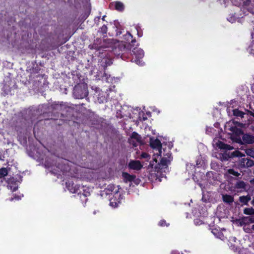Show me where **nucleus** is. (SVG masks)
I'll list each match as a JSON object with an SVG mask.
<instances>
[{
    "mask_svg": "<svg viewBox=\"0 0 254 254\" xmlns=\"http://www.w3.org/2000/svg\"><path fill=\"white\" fill-rule=\"evenodd\" d=\"M225 130L231 135L232 139L239 143L252 144L254 143V136L250 134H243L241 129L235 126L234 121L227 122Z\"/></svg>",
    "mask_w": 254,
    "mask_h": 254,
    "instance_id": "obj_1",
    "label": "nucleus"
},
{
    "mask_svg": "<svg viewBox=\"0 0 254 254\" xmlns=\"http://www.w3.org/2000/svg\"><path fill=\"white\" fill-rule=\"evenodd\" d=\"M150 144L152 148L156 150L157 152L154 153V156L157 155L162 157L160 163L163 166L167 165L172 160L171 153L170 150H168L165 153V150H161V143L158 139L150 138Z\"/></svg>",
    "mask_w": 254,
    "mask_h": 254,
    "instance_id": "obj_2",
    "label": "nucleus"
},
{
    "mask_svg": "<svg viewBox=\"0 0 254 254\" xmlns=\"http://www.w3.org/2000/svg\"><path fill=\"white\" fill-rule=\"evenodd\" d=\"M73 96L77 99H82L87 96V88L85 85H78L73 89Z\"/></svg>",
    "mask_w": 254,
    "mask_h": 254,
    "instance_id": "obj_3",
    "label": "nucleus"
},
{
    "mask_svg": "<svg viewBox=\"0 0 254 254\" xmlns=\"http://www.w3.org/2000/svg\"><path fill=\"white\" fill-rule=\"evenodd\" d=\"M133 54L134 55L133 62L139 65H143L144 63L141 60L144 57V54L143 51L140 48H134L132 50Z\"/></svg>",
    "mask_w": 254,
    "mask_h": 254,
    "instance_id": "obj_4",
    "label": "nucleus"
},
{
    "mask_svg": "<svg viewBox=\"0 0 254 254\" xmlns=\"http://www.w3.org/2000/svg\"><path fill=\"white\" fill-rule=\"evenodd\" d=\"M123 177L125 182L129 183V186L137 185L140 182V179L136 178L135 176L131 175L127 173H123Z\"/></svg>",
    "mask_w": 254,
    "mask_h": 254,
    "instance_id": "obj_5",
    "label": "nucleus"
},
{
    "mask_svg": "<svg viewBox=\"0 0 254 254\" xmlns=\"http://www.w3.org/2000/svg\"><path fill=\"white\" fill-rule=\"evenodd\" d=\"M120 188L119 186H115L114 185H110L105 190L106 194H111L117 198L121 197V194L120 192Z\"/></svg>",
    "mask_w": 254,
    "mask_h": 254,
    "instance_id": "obj_6",
    "label": "nucleus"
},
{
    "mask_svg": "<svg viewBox=\"0 0 254 254\" xmlns=\"http://www.w3.org/2000/svg\"><path fill=\"white\" fill-rule=\"evenodd\" d=\"M129 142L133 146H136L141 144V137L137 133L133 132L129 139Z\"/></svg>",
    "mask_w": 254,
    "mask_h": 254,
    "instance_id": "obj_7",
    "label": "nucleus"
},
{
    "mask_svg": "<svg viewBox=\"0 0 254 254\" xmlns=\"http://www.w3.org/2000/svg\"><path fill=\"white\" fill-rule=\"evenodd\" d=\"M213 145L215 147L221 149L232 150L233 149V148L230 145L226 144L217 139H215L213 140Z\"/></svg>",
    "mask_w": 254,
    "mask_h": 254,
    "instance_id": "obj_8",
    "label": "nucleus"
},
{
    "mask_svg": "<svg viewBox=\"0 0 254 254\" xmlns=\"http://www.w3.org/2000/svg\"><path fill=\"white\" fill-rule=\"evenodd\" d=\"M60 162L62 163L63 164H59L58 168H59L63 172L70 171L71 169L69 167V163L66 160L59 159Z\"/></svg>",
    "mask_w": 254,
    "mask_h": 254,
    "instance_id": "obj_9",
    "label": "nucleus"
},
{
    "mask_svg": "<svg viewBox=\"0 0 254 254\" xmlns=\"http://www.w3.org/2000/svg\"><path fill=\"white\" fill-rule=\"evenodd\" d=\"M128 168L130 169L139 170L142 167V165L138 160H131L128 165Z\"/></svg>",
    "mask_w": 254,
    "mask_h": 254,
    "instance_id": "obj_10",
    "label": "nucleus"
},
{
    "mask_svg": "<svg viewBox=\"0 0 254 254\" xmlns=\"http://www.w3.org/2000/svg\"><path fill=\"white\" fill-rule=\"evenodd\" d=\"M78 194L80 195L81 199L82 197L85 198L90 195V189L84 186H79Z\"/></svg>",
    "mask_w": 254,
    "mask_h": 254,
    "instance_id": "obj_11",
    "label": "nucleus"
},
{
    "mask_svg": "<svg viewBox=\"0 0 254 254\" xmlns=\"http://www.w3.org/2000/svg\"><path fill=\"white\" fill-rule=\"evenodd\" d=\"M7 188L12 191H16L18 189V182L14 181L13 178L8 181Z\"/></svg>",
    "mask_w": 254,
    "mask_h": 254,
    "instance_id": "obj_12",
    "label": "nucleus"
},
{
    "mask_svg": "<svg viewBox=\"0 0 254 254\" xmlns=\"http://www.w3.org/2000/svg\"><path fill=\"white\" fill-rule=\"evenodd\" d=\"M237 238L235 237H231L229 239V245L230 248L234 251H237L238 242L237 241Z\"/></svg>",
    "mask_w": 254,
    "mask_h": 254,
    "instance_id": "obj_13",
    "label": "nucleus"
},
{
    "mask_svg": "<svg viewBox=\"0 0 254 254\" xmlns=\"http://www.w3.org/2000/svg\"><path fill=\"white\" fill-rule=\"evenodd\" d=\"M66 187L68 190L73 193H78L79 186L74 184L73 183H66Z\"/></svg>",
    "mask_w": 254,
    "mask_h": 254,
    "instance_id": "obj_14",
    "label": "nucleus"
},
{
    "mask_svg": "<svg viewBox=\"0 0 254 254\" xmlns=\"http://www.w3.org/2000/svg\"><path fill=\"white\" fill-rule=\"evenodd\" d=\"M241 166L243 167H251L254 165V161L251 159L243 158L241 160Z\"/></svg>",
    "mask_w": 254,
    "mask_h": 254,
    "instance_id": "obj_15",
    "label": "nucleus"
},
{
    "mask_svg": "<svg viewBox=\"0 0 254 254\" xmlns=\"http://www.w3.org/2000/svg\"><path fill=\"white\" fill-rule=\"evenodd\" d=\"M122 199V197L121 196L119 198L118 197L116 198L115 197L113 196V197H111L110 199V205L113 208L118 207L119 204L120 203Z\"/></svg>",
    "mask_w": 254,
    "mask_h": 254,
    "instance_id": "obj_16",
    "label": "nucleus"
},
{
    "mask_svg": "<svg viewBox=\"0 0 254 254\" xmlns=\"http://www.w3.org/2000/svg\"><path fill=\"white\" fill-rule=\"evenodd\" d=\"M253 223H254V216L244 217L241 219L240 222L242 225H247Z\"/></svg>",
    "mask_w": 254,
    "mask_h": 254,
    "instance_id": "obj_17",
    "label": "nucleus"
},
{
    "mask_svg": "<svg viewBox=\"0 0 254 254\" xmlns=\"http://www.w3.org/2000/svg\"><path fill=\"white\" fill-rule=\"evenodd\" d=\"M101 75L100 76V77L98 78L99 79L102 80L103 81H106V82H109L111 80L110 76L105 72L101 73ZM98 76L99 77L100 75L98 74Z\"/></svg>",
    "mask_w": 254,
    "mask_h": 254,
    "instance_id": "obj_18",
    "label": "nucleus"
},
{
    "mask_svg": "<svg viewBox=\"0 0 254 254\" xmlns=\"http://www.w3.org/2000/svg\"><path fill=\"white\" fill-rule=\"evenodd\" d=\"M8 174V171L5 168L0 169V181L2 183L4 177L6 176Z\"/></svg>",
    "mask_w": 254,
    "mask_h": 254,
    "instance_id": "obj_19",
    "label": "nucleus"
},
{
    "mask_svg": "<svg viewBox=\"0 0 254 254\" xmlns=\"http://www.w3.org/2000/svg\"><path fill=\"white\" fill-rule=\"evenodd\" d=\"M112 4L114 5L115 9L118 11H121L124 9V5L121 2L116 1Z\"/></svg>",
    "mask_w": 254,
    "mask_h": 254,
    "instance_id": "obj_20",
    "label": "nucleus"
},
{
    "mask_svg": "<svg viewBox=\"0 0 254 254\" xmlns=\"http://www.w3.org/2000/svg\"><path fill=\"white\" fill-rule=\"evenodd\" d=\"M251 199V197L250 195H247L246 196H240L239 198V200L241 202L243 203L244 204H247L248 202Z\"/></svg>",
    "mask_w": 254,
    "mask_h": 254,
    "instance_id": "obj_21",
    "label": "nucleus"
},
{
    "mask_svg": "<svg viewBox=\"0 0 254 254\" xmlns=\"http://www.w3.org/2000/svg\"><path fill=\"white\" fill-rule=\"evenodd\" d=\"M223 200L225 202L231 203L234 201V198L231 195L226 194L223 195Z\"/></svg>",
    "mask_w": 254,
    "mask_h": 254,
    "instance_id": "obj_22",
    "label": "nucleus"
},
{
    "mask_svg": "<svg viewBox=\"0 0 254 254\" xmlns=\"http://www.w3.org/2000/svg\"><path fill=\"white\" fill-rule=\"evenodd\" d=\"M246 186V183L244 182L239 181L236 183L235 188L237 189L245 190Z\"/></svg>",
    "mask_w": 254,
    "mask_h": 254,
    "instance_id": "obj_23",
    "label": "nucleus"
},
{
    "mask_svg": "<svg viewBox=\"0 0 254 254\" xmlns=\"http://www.w3.org/2000/svg\"><path fill=\"white\" fill-rule=\"evenodd\" d=\"M244 213L246 215H254V209L252 207L246 208L244 210Z\"/></svg>",
    "mask_w": 254,
    "mask_h": 254,
    "instance_id": "obj_24",
    "label": "nucleus"
},
{
    "mask_svg": "<svg viewBox=\"0 0 254 254\" xmlns=\"http://www.w3.org/2000/svg\"><path fill=\"white\" fill-rule=\"evenodd\" d=\"M244 114H245L243 112L239 111L238 109H235L233 110V115L235 116L243 118Z\"/></svg>",
    "mask_w": 254,
    "mask_h": 254,
    "instance_id": "obj_25",
    "label": "nucleus"
},
{
    "mask_svg": "<svg viewBox=\"0 0 254 254\" xmlns=\"http://www.w3.org/2000/svg\"><path fill=\"white\" fill-rule=\"evenodd\" d=\"M247 155L254 158V148L248 149L245 150Z\"/></svg>",
    "mask_w": 254,
    "mask_h": 254,
    "instance_id": "obj_26",
    "label": "nucleus"
},
{
    "mask_svg": "<svg viewBox=\"0 0 254 254\" xmlns=\"http://www.w3.org/2000/svg\"><path fill=\"white\" fill-rule=\"evenodd\" d=\"M108 96V95H107L106 96H100V94H99L98 97V101L100 103H103L104 102L106 101Z\"/></svg>",
    "mask_w": 254,
    "mask_h": 254,
    "instance_id": "obj_27",
    "label": "nucleus"
},
{
    "mask_svg": "<svg viewBox=\"0 0 254 254\" xmlns=\"http://www.w3.org/2000/svg\"><path fill=\"white\" fill-rule=\"evenodd\" d=\"M232 155L233 157H243L245 156L244 154L242 153L238 150L234 151Z\"/></svg>",
    "mask_w": 254,
    "mask_h": 254,
    "instance_id": "obj_28",
    "label": "nucleus"
},
{
    "mask_svg": "<svg viewBox=\"0 0 254 254\" xmlns=\"http://www.w3.org/2000/svg\"><path fill=\"white\" fill-rule=\"evenodd\" d=\"M135 29L137 31V35H138V37H142L143 34H142V31L140 26L139 25H136L135 26Z\"/></svg>",
    "mask_w": 254,
    "mask_h": 254,
    "instance_id": "obj_29",
    "label": "nucleus"
},
{
    "mask_svg": "<svg viewBox=\"0 0 254 254\" xmlns=\"http://www.w3.org/2000/svg\"><path fill=\"white\" fill-rule=\"evenodd\" d=\"M228 173L230 175H232L236 177H238L240 175V173H239L238 172L234 171L233 169H229L228 170Z\"/></svg>",
    "mask_w": 254,
    "mask_h": 254,
    "instance_id": "obj_30",
    "label": "nucleus"
},
{
    "mask_svg": "<svg viewBox=\"0 0 254 254\" xmlns=\"http://www.w3.org/2000/svg\"><path fill=\"white\" fill-rule=\"evenodd\" d=\"M227 20L230 22L233 23L236 21V17L234 15H231L227 18Z\"/></svg>",
    "mask_w": 254,
    "mask_h": 254,
    "instance_id": "obj_31",
    "label": "nucleus"
},
{
    "mask_svg": "<svg viewBox=\"0 0 254 254\" xmlns=\"http://www.w3.org/2000/svg\"><path fill=\"white\" fill-rule=\"evenodd\" d=\"M139 116L138 119L139 121H145V120H147V117H146V116L144 115V113L143 112L139 113Z\"/></svg>",
    "mask_w": 254,
    "mask_h": 254,
    "instance_id": "obj_32",
    "label": "nucleus"
},
{
    "mask_svg": "<svg viewBox=\"0 0 254 254\" xmlns=\"http://www.w3.org/2000/svg\"><path fill=\"white\" fill-rule=\"evenodd\" d=\"M216 237L219 238L222 240H224L225 237L223 234L221 232L218 231V235L216 236Z\"/></svg>",
    "mask_w": 254,
    "mask_h": 254,
    "instance_id": "obj_33",
    "label": "nucleus"
},
{
    "mask_svg": "<svg viewBox=\"0 0 254 254\" xmlns=\"http://www.w3.org/2000/svg\"><path fill=\"white\" fill-rule=\"evenodd\" d=\"M101 31L103 33H106L107 31V27L105 25H103L101 28Z\"/></svg>",
    "mask_w": 254,
    "mask_h": 254,
    "instance_id": "obj_34",
    "label": "nucleus"
},
{
    "mask_svg": "<svg viewBox=\"0 0 254 254\" xmlns=\"http://www.w3.org/2000/svg\"><path fill=\"white\" fill-rule=\"evenodd\" d=\"M141 158L147 159L149 158V155L145 152H143L141 154Z\"/></svg>",
    "mask_w": 254,
    "mask_h": 254,
    "instance_id": "obj_35",
    "label": "nucleus"
},
{
    "mask_svg": "<svg viewBox=\"0 0 254 254\" xmlns=\"http://www.w3.org/2000/svg\"><path fill=\"white\" fill-rule=\"evenodd\" d=\"M23 196V195H22L21 196H15L14 198L13 197H11L9 199V201H13L14 199H16V200H19V199H20L21 197Z\"/></svg>",
    "mask_w": 254,
    "mask_h": 254,
    "instance_id": "obj_36",
    "label": "nucleus"
},
{
    "mask_svg": "<svg viewBox=\"0 0 254 254\" xmlns=\"http://www.w3.org/2000/svg\"><path fill=\"white\" fill-rule=\"evenodd\" d=\"M166 223L165 220H161L159 223V225L160 226H164L166 225Z\"/></svg>",
    "mask_w": 254,
    "mask_h": 254,
    "instance_id": "obj_37",
    "label": "nucleus"
},
{
    "mask_svg": "<svg viewBox=\"0 0 254 254\" xmlns=\"http://www.w3.org/2000/svg\"><path fill=\"white\" fill-rule=\"evenodd\" d=\"M218 230L217 229H213L212 230L211 232L216 237V236H217V235H218Z\"/></svg>",
    "mask_w": 254,
    "mask_h": 254,
    "instance_id": "obj_38",
    "label": "nucleus"
},
{
    "mask_svg": "<svg viewBox=\"0 0 254 254\" xmlns=\"http://www.w3.org/2000/svg\"><path fill=\"white\" fill-rule=\"evenodd\" d=\"M218 230L217 229H213L212 230L211 232L216 237V236H217V235H218Z\"/></svg>",
    "mask_w": 254,
    "mask_h": 254,
    "instance_id": "obj_39",
    "label": "nucleus"
},
{
    "mask_svg": "<svg viewBox=\"0 0 254 254\" xmlns=\"http://www.w3.org/2000/svg\"><path fill=\"white\" fill-rule=\"evenodd\" d=\"M171 254H182V253L180 254V253H178L177 251H172V252Z\"/></svg>",
    "mask_w": 254,
    "mask_h": 254,
    "instance_id": "obj_40",
    "label": "nucleus"
},
{
    "mask_svg": "<svg viewBox=\"0 0 254 254\" xmlns=\"http://www.w3.org/2000/svg\"><path fill=\"white\" fill-rule=\"evenodd\" d=\"M127 36H128V37H130V38H132V35H131L130 34V33H129V32H127Z\"/></svg>",
    "mask_w": 254,
    "mask_h": 254,
    "instance_id": "obj_41",
    "label": "nucleus"
},
{
    "mask_svg": "<svg viewBox=\"0 0 254 254\" xmlns=\"http://www.w3.org/2000/svg\"><path fill=\"white\" fill-rule=\"evenodd\" d=\"M198 221H199V220L198 219H196L194 220V223L196 224H198Z\"/></svg>",
    "mask_w": 254,
    "mask_h": 254,
    "instance_id": "obj_42",
    "label": "nucleus"
},
{
    "mask_svg": "<svg viewBox=\"0 0 254 254\" xmlns=\"http://www.w3.org/2000/svg\"><path fill=\"white\" fill-rule=\"evenodd\" d=\"M250 182L251 183V184L252 185H254V179H252L250 181Z\"/></svg>",
    "mask_w": 254,
    "mask_h": 254,
    "instance_id": "obj_43",
    "label": "nucleus"
},
{
    "mask_svg": "<svg viewBox=\"0 0 254 254\" xmlns=\"http://www.w3.org/2000/svg\"><path fill=\"white\" fill-rule=\"evenodd\" d=\"M154 160L156 162H157V159H156V157H154Z\"/></svg>",
    "mask_w": 254,
    "mask_h": 254,
    "instance_id": "obj_44",
    "label": "nucleus"
},
{
    "mask_svg": "<svg viewBox=\"0 0 254 254\" xmlns=\"http://www.w3.org/2000/svg\"><path fill=\"white\" fill-rule=\"evenodd\" d=\"M105 15H104V16H103L102 17V20H105Z\"/></svg>",
    "mask_w": 254,
    "mask_h": 254,
    "instance_id": "obj_45",
    "label": "nucleus"
},
{
    "mask_svg": "<svg viewBox=\"0 0 254 254\" xmlns=\"http://www.w3.org/2000/svg\"><path fill=\"white\" fill-rule=\"evenodd\" d=\"M252 229L254 230V224L252 226Z\"/></svg>",
    "mask_w": 254,
    "mask_h": 254,
    "instance_id": "obj_46",
    "label": "nucleus"
},
{
    "mask_svg": "<svg viewBox=\"0 0 254 254\" xmlns=\"http://www.w3.org/2000/svg\"><path fill=\"white\" fill-rule=\"evenodd\" d=\"M121 34V32H117V34L118 35V34Z\"/></svg>",
    "mask_w": 254,
    "mask_h": 254,
    "instance_id": "obj_47",
    "label": "nucleus"
},
{
    "mask_svg": "<svg viewBox=\"0 0 254 254\" xmlns=\"http://www.w3.org/2000/svg\"><path fill=\"white\" fill-rule=\"evenodd\" d=\"M112 90H113V89L112 88H109V91H112Z\"/></svg>",
    "mask_w": 254,
    "mask_h": 254,
    "instance_id": "obj_48",
    "label": "nucleus"
},
{
    "mask_svg": "<svg viewBox=\"0 0 254 254\" xmlns=\"http://www.w3.org/2000/svg\"><path fill=\"white\" fill-rule=\"evenodd\" d=\"M82 201H87V199H85V200H81Z\"/></svg>",
    "mask_w": 254,
    "mask_h": 254,
    "instance_id": "obj_49",
    "label": "nucleus"
},
{
    "mask_svg": "<svg viewBox=\"0 0 254 254\" xmlns=\"http://www.w3.org/2000/svg\"><path fill=\"white\" fill-rule=\"evenodd\" d=\"M248 2H250L251 0H247Z\"/></svg>",
    "mask_w": 254,
    "mask_h": 254,
    "instance_id": "obj_50",
    "label": "nucleus"
},
{
    "mask_svg": "<svg viewBox=\"0 0 254 254\" xmlns=\"http://www.w3.org/2000/svg\"><path fill=\"white\" fill-rule=\"evenodd\" d=\"M132 42H135V41L134 40H132L131 41Z\"/></svg>",
    "mask_w": 254,
    "mask_h": 254,
    "instance_id": "obj_51",
    "label": "nucleus"
},
{
    "mask_svg": "<svg viewBox=\"0 0 254 254\" xmlns=\"http://www.w3.org/2000/svg\"><path fill=\"white\" fill-rule=\"evenodd\" d=\"M112 88H115V86H113L112 87Z\"/></svg>",
    "mask_w": 254,
    "mask_h": 254,
    "instance_id": "obj_52",
    "label": "nucleus"
}]
</instances>
